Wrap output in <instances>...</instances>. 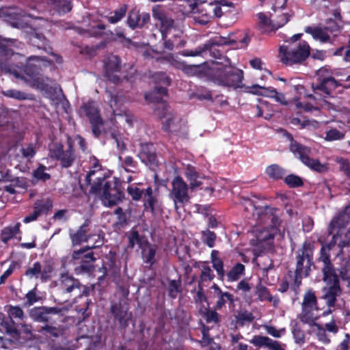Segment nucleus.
<instances>
[{
    "label": "nucleus",
    "instance_id": "obj_61",
    "mask_svg": "<svg viewBox=\"0 0 350 350\" xmlns=\"http://www.w3.org/2000/svg\"><path fill=\"white\" fill-rule=\"evenodd\" d=\"M208 49V44H204L203 46H199L194 51H184L182 53L183 56H198L200 55L203 52Z\"/></svg>",
    "mask_w": 350,
    "mask_h": 350
},
{
    "label": "nucleus",
    "instance_id": "obj_37",
    "mask_svg": "<svg viewBox=\"0 0 350 350\" xmlns=\"http://www.w3.org/2000/svg\"><path fill=\"white\" fill-rule=\"evenodd\" d=\"M45 310V306L34 308L31 310V317L36 321L46 322L49 320L50 317Z\"/></svg>",
    "mask_w": 350,
    "mask_h": 350
},
{
    "label": "nucleus",
    "instance_id": "obj_33",
    "mask_svg": "<svg viewBox=\"0 0 350 350\" xmlns=\"http://www.w3.org/2000/svg\"><path fill=\"white\" fill-rule=\"evenodd\" d=\"M301 308H319L317 297L312 290L307 291L304 294Z\"/></svg>",
    "mask_w": 350,
    "mask_h": 350
},
{
    "label": "nucleus",
    "instance_id": "obj_5",
    "mask_svg": "<svg viewBox=\"0 0 350 350\" xmlns=\"http://www.w3.org/2000/svg\"><path fill=\"white\" fill-rule=\"evenodd\" d=\"M212 79L218 85L233 88H241L243 71L231 65L216 64L211 68Z\"/></svg>",
    "mask_w": 350,
    "mask_h": 350
},
{
    "label": "nucleus",
    "instance_id": "obj_38",
    "mask_svg": "<svg viewBox=\"0 0 350 350\" xmlns=\"http://www.w3.org/2000/svg\"><path fill=\"white\" fill-rule=\"evenodd\" d=\"M345 130L343 128L330 129L325 133V139L328 142L340 140L345 137Z\"/></svg>",
    "mask_w": 350,
    "mask_h": 350
},
{
    "label": "nucleus",
    "instance_id": "obj_35",
    "mask_svg": "<svg viewBox=\"0 0 350 350\" xmlns=\"http://www.w3.org/2000/svg\"><path fill=\"white\" fill-rule=\"evenodd\" d=\"M61 285L66 293H71L75 289H79V284L72 277L63 275L61 278Z\"/></svg>",
    "mask_w": 350,
    "mask_h": 350
},
{
    "label": "nucleus",
    "instance_id": "obj_18",
    "mask_svg": "<svg viewBox=\"0 0 350 350\" xmlns=\"http://www.w3.org/2000/svg\"><path fill=\"white\" fill-rule=\"evenodd\" d=\"M152 12L153 18L160 23V31L163 38H166V33L172 27L174 21L166 16L164 10L161 5L153 7Z\"/></svg>",
    "mask_w": 350,
    "mask_h": 350
},
{
    "label": "nucleus",
    "instance_id": "obj_39",
    "mask_svg": "<svg viewBox=\"0 0 350 350\" xmlns=\"http://www.w3.org/2000/svg\"><path fill=\"white\" fill-rule=\"evenodd\" d=\"M245 267L241 263L237 264L228 273L227 278L229 282H234L238 280L240 277L243 275Z\"/></svg>",
    "mask_w": 350,
    "mask_h": 350
},
{
    "label": "nucleus",
    "instance_id": "obj_17",
    "mask_svg": "<svg viewBox=\"0 0 350 350\" xmlns=\"http://www.w3.org/2000/svg\"><path fill=\"white\" fill-rule=\"evenodd\" d=\"M256 17L258 19V27L262 33L274 31L282 27V24L286 21V18H284V19L281 22H273L272 15L264 12L258 13Z\"/></svg>",
    "mask_w": 350,
    "mask_h": 350
},
{
    "label": "nucleus",
    "instance_id": "obj_44",
    "mask_svg": "<svg viewBox=\"0 0 350 350\" xmlns=\"http://www.w3.org/2000/svg\"><path fill=\"white\" fill-rule=\"evenodd\" d=\"M217 297L218 298V300L215 304V310L221 309L227 301L231 304L234 301V296L228 292H225L218 295Z\"/></svg>",
    "mask_w": 350,
    "mask_h": 350
},
{
    "label": "nucleus",
    "instance_id": "obj_31",
    "mask_svg": "<svg viewBox=\"0 0 350 350\" xmlns=\"http://www.w3.org/2000/svg\"><path fill=\"white\" fill-rule=\"evenodd\" d=\"M111 312L114 314L115 317L118 319L120 323L124 326L127 323V321L131 319V314L128 312L127 308L121 307L120 306L113 305L111 307Z\"/></svg>",
    "mask_w": 350,
    "mask_h": 350
},
{
    "label": "nucleus",
    "instance_id": "obj_64",
    "mask_svg": "<svg viewBox=\"0 0 350 350\" xmlns=\"http://www.w3.org/2000/svg\"><path fill=\"white\" fill-rule=\"evenodd\" d=\"M336 161L340 164V170L350 178V163H348L343 158H337Z\"/></svg>",
    "mask_w": 350,
    "mask_h": 350
},
{
    "label": "nucleus",
    "instance_id": "obj_58",
    "mask_svg": "<svg viewBox=\"0 0 350 350\" xmlns=\"http://www.w3.org/2000/svg\"><path fill=\"white\" fill-rule=\"evenodd\" d=\"M284 182L291 187H299L303 184L301 179L293 174L287 176L284 179Z\"/></svg>",
    "mask_w": 350,
    "mask_h": 350
},
{
    "label": "nucleus",
    "instance_id": "obj_43",
    "mask_svg": "<svg viewBox=\"0 0 350 350\" xmlns=\"http://www.w3.org/2000/svg\"><path fill=\"white\" fill-rule=\"evenodd\" d=\"M144 205L146 208H150V210L154 211V205L156 202L155 198L152 195V189L151 187H148L144 192Z\"/></svg>",
    "mask_w": 350,
    "mask_h": 350
},
{
    "label": "nucleus",
    "instance_id": "obj_21",
    "mask_svg": "<svg viewBox=\"0 0 350 350\" xmlns=\"http://www.w3.org/2000/svg\"><path fill=\"white\" fill-rule=\"evenodd\" d=\"M250 342L258 348L265 347L269 350H285L284 345L267 336H254Z\"/></svg>",
    "mask_w": 350,
    "mask_h": 350
},
{
    "label": "nucleus",
    "instance_id": "obj_14",
    "mask_svg": "<svg viewBox=\"0 0 350 350\" xmlns=\"http://www.w3.org/2000/svg\"><path fill=\"white\" fill-rule=\"evenodd\" d=\"M87 247L74 251L71 254L70 262L75 265L80 262L81 265L76 268L79 272H90L92 269V262L95 260L93 253H86Z\"/></svg>",
    "mask_w": 350,
    "mask_h": 350
},
{
    "label": "nucleus",
    "instance_id": "obj_55",
    "mask_svg": "<svg viewBox=\"0 0 350 350\" xmlns=\"http://www.w3.org/2000/svg\"><path fill=\"white\" fill-rule=\"evenodd\" d=\"M214 275L210 267L204 264L201 268L200 280L202 282L211 281L213 279Z\"/></svg>",
    "mask_w": 350,
    "mask_h": 350
},
{
    "label": "nucleus",
    "instance_id": "obj_51",
    "mask_svg": "<svg viewBox=\"0 0 350 350\" xmlns=\"http://www.w3.org/2000/svg\"><path fill=\"white\" fill-rule=\"evenodd\" d=\"M264 329L268 334L277 338H281L286 334L285 328L277 329L271 325H265Z\"/></svg>",
    "mask_w": 350,
    "mask_h": 350
},
{
    "label": "nucleus",
    "instance_id": "obj_26",
    "mask_svg": "<svg viewBox=\"0 0 350 350\" xmlns=\"http://www.w3.org/2000/svg\"><path fill=\"white\" fill-rule=\"evenodd\" d=\"M138 157L142 162L146 165H156L158 163L157 157L152 145L145 144L142 146Z\"/></svg>",
    "mask_w": 350,
    "mask_h": 350
},
{
    "label": "nucleus",
    "instance_id": "obj_40",
    "mask_svg": "<svg viewBox=\"0 0 350 350\" xmlns=\"http://www.w3.org/2000/svg\"><path fill=\"white\" fill-rule=\"evenodd\" d=\"M255 294L258 296V299L260 301H268L270 302L273 301L274 304L275 303V301L273 300L268 289L262 285L256 286Z\"/></svg>",
    "mask_w": 350,
    "mask_h": 350
},
{
    "label": "nucleus",
    "instance_id": "obj_28",
    "mask_svg": "<svg viewBox=\"0 0 350 350\" xmlns=\"http://www.w3.org/2000/svg\"><path fill=\"white\" fill-rule=\"evenodd\" d=\"M319 308H301V313L298 315L300 321L309 326L312 327L317 324L316 321L319 319Z\"/></svg>",
    "mask_w": 350,
    "mask_h": 350
},
{
    "label": "nucleus",
    "instance_id": "obj_56",
    "mask_svg": "<svg viewBox=\"0 0 350 350\" xmlns=\"http://www.w3.org/2000/svg\"><path fill=\"white\" fill-rule=\"evenodd\" d=\"M126 12V5L122 6L118 10L114 12L113 15L109 16L108 18L109 22L111 23H118L121 18L124 17Z\"/></svg>",
    "mask_w": 350,
    "mask_h": 350
},
{
    "label": "nucleus",
    "instance_id": "obj_20",
    "mask_svg": "<svg viewBox=\"0 0 350 350\" xmlns=\"http://www.w3.org/2000/svg\"><path fill=\"white\" fill-rule=\"evenodd\" d=\"M334 247L329 242L327 245H322L321 250L320 260L323 262L324 267L323 268V276L326 275L327 278L334 280L335 271L332 266L329 260V252Z\"/></svg>",
    "mask_w": 350,
    "mask_h": 350
},
{
    "label": "nucleus",
    "instance_id": "obj_45",
    "mask_svg": "<svg viewBox=\"0 0 350 350\" xmlns=\"http://www.w3.org/2000/svg\"><path fill=\"white\" fill-rule=\"evenodd\" d=\"M189 188L191 190H195L196 189L200 187L201 186L206 184V185H211L212 180L206 178L204 177H195L194 178L189 180Z\"/></svg>",
    "mask_w": 350,
    "mask_h": 350
},
{
    "label": "nucleus",
    "instance_id": "obj_34",
    "mask_svg": "<svg viewBox=\"0 0 350 350\" xmlns=\"http://www.w3.org/2000/svg\"><path fill=\"white\" fill-rule=\"evenodd\" d=\"M167 94V90L165 88H156L151 92L145 95V98L149 102H160Z\"/></svg>",
    "mask_w": 350,
    "mask_h": 350
},
{
    "label": "nucleus",
    "instance_id": "obj_32",
    "mask_svg": "<svg viewBox=\"0 0 350 350\" xmlns=\"http://www.w3.org/2000/svg\"><path fill=\"white\" fill-rule=\"evenodd\" d=\"M291 325L292 326L291 332L295 342L299 346L303 345L306 342V334L304 332L296 321H292Z\"/></svg>",
    "mask_w": 350,
    "mask_h": 350
},
{
    "label": "nucleus",
    "instance_id": "obj_63",
    "mask_svg": "<svg viewBox=\"0 0 350 350\" xmlns=\"http://www.w3.org/2000/svg\"><path fill=\"white\" fill-rule=\"evenodd\" d=\"M203 241L207 244L209 247H213L216 236L214 232L209 230L204 231Z\"/></svg>",
    "mask_w": 350,
    "mask_h": 350
},
{
    "label": "nucleus",
    "instance_id": "obj_41",
    "mask_svg": "<svg viewBox=\"0 0 350 350\" xmlns=\"http://www.w3.org/2000/svg\"><path fill=\"white\" fill-rule=\"evenodd\" d=\"M53 4L54 8L60 14L67 13L72 9L70 1L68 0H53Z\"/></svg>",
    "mask_w": 350,
    "mask_h": 350
},
{
    "label": "nucleus",
    "instance_id": "obj_2",
    "mask_svg": "<svg viewBox=\"0 0 350 350\" xmlns=\"http://www.w3.org/2000/svg\"><path fill=\"white\" fill-rule=\"evenodd\" d=\"M90 170L85 176L87 184H92L90 193L98 198L106 206H113L120 200L121 193L113 183L105 180V173L98 160L90 158Z\"/></svg>",
    "mask_w": 350,
    "mask_h": 350
},
{
    "label": "nucleus",
    "instance_id": "obj_46",
    "mask_svg": "<svg viewBox=\"0 0 350 350\" xmlns=\"http://www.w3.org/2000/svg\"><path fill=\"white\" fill-rule=\"evenodd\" d=\"M126 190L129 195L131 197V198L135 201L139 200L142 198L144 192V191L141 190L139 188H138L135 184L129 185L127 187Z\"/></svg>",
    "mask_w": 350,
    "mask_h": 350
},
{
    "label": "nucleus",
    "instance_id": "obj_57",
    "mask_svg": "<svg viewBox=\"0 0 350 350\" xmlns=\"http://www.w3.org/2000/svg\"><path fill=\"white\" fill-rule=\"evenodd\" d=\"M3 94L7 97L18 100H25L27 98V94L16 90H8L3 92Z\"/></svg>",
    "mask_w": 350,
    "mask_h": 350
},
{
    "label": "nucleus",
    "instance_id": "obj_22",
    "mask_svg": "<svg viewBox=\"0 0 350 350\" xmlns=\"http://www.w3.org/2000/svg\"><path fill=\"white\" fill-rule=\"evenodd\" d=\"M305 31L310 34L314 40L321 43L332 42V31L328 27H307Z\"/></svg>",
    "mask_w": 350,
    "mask_h": 350
},
{
    "label": "nucleus",
    "instance_id": "obj_54",
    "mask_svg": "<svg viewBox=\"0 0 350 350\" xmlns=\"http://www.w3.org/2000/svg\"><path fill=\"white\" fill-rule=\"evenodd\" d=\"M20 152H21L23 158L29 161L34 157L36 150V147L33 144H28L25 147L21 148Z\"/></svg>",
    "mask_w": 350,
    "mask_h": 350
},
{
    "label": "nucleus",
    "instance_id": "obj_7",
    "mask_svg": "<svg viewBox=\"0 0 350 350\" xmlns=\"http://www.w3.org/2000/svg\"><path fill=\"white\" fill-rule=\"evenodd\" d=\"M286 137L291 142L289 148L295 156L298 157L304 164L318 172H323L327 170V167L325 164L321 163L318 160L310 158V149L304 146L297 142L294 141L291 134L287 133Z\"/></svg>",
    "mask_w": 350,
    "mask_h": 350
},
{
    "label": "nucleus",
    "instance_id": "obj_10",
    "mask_svg": "<svg viewBox=\"0 0 350 350\" xmlns=\"http://www.w3.org/2000/svg\"><path fill=\"white\" fill-rule=\"evenodd\" d=\"M50 156L51 158L59 161L62 167H70L76 158L72 148V140L70 138L68 139V148L66 150H64L63 146L60 144H55L50 149Z\"/></svg>",
    "mask_w": 350,
    "mask_h": 350
},
{
    "label": "nucleus",
    "instance_id": "obj_36",
    "mask_svg": "<svg viewBox=\"0 0 350 350\" xmlns=\"http://www.w3.org/2000/svg\"><path fill=\"white\" fill-rule=\"evenodd\" d=\"M266 174L273 180H278L285 174V170L276 164L269 165L265 170Z\"/></svg>",
    "mask_w": 350,
    "mask_h": 350
},
{
    "label": "nucleus",
    "instance_id": "obj_12",
    "mask_svg": "<svg viewBox=\"0 0 350 350\" xmlns=\"http://www.w3.org/2000/svg\"><path fill=\"white\" fill-rule=\"evenodd\" d=\"M334 280L327 278L323 276V280L327 283V286L323 288V295L322 299L326 302L329 308L335 306L337 297L341 294V289L339 286V280L336 274H334Z\"/></svg>",
    "mask_w": 350,
    "mask_h": 350
},
{
    "label": "nucleus",
    "instance_id": "obj_42",
    "mask_svg": "<svg viewBox=\"0 0 350 350\" xmlns=\"http://www.w3.org/2000/svg\"><path fill=\"white\" fill-rule=\"evenodd\" d=\"M217 252L213 250L211 252V262L213 263V267L217 271V274L221 277H224V265L223 262L216 256Z\"/></svg>",
    "mask_w": 350,
    "mask_h": 350
},
{
    "label": "nucleus",
    "instance_id": "obj_6",
    "mask_svg": "<svg viewBox=\"0 0 350 350\" xmlns=\"http://www.w3.org/2000/svg\"><path fill=\"white\" fill-rule=\"evenodd\" d=\"M310 50L306 41L289 42L280 47V57L282 63L293 65L306 60L310 55Z\"/></svg>",
    "mask_w": 350,
    "mask_h": 350
},
{
    "label": "nucleus",
    "instance_id": "obj_59",
    "mask_svg": "<svg viewBox=\"0 0 350 350\" xmlns=\"http://www.w3.org/2000/svg\"><path fill=\"white\" fill-rule=\"evenodd\" d=\"M208 323H217L219 321V316L217 312L214 310H207V312H202L201 314Z\"/></svg>",
    "mask_w": 350,
    "mask_h": 350
},
{
    "label": "nucleus",
    "instance_id": "obj_53",
    "mask_svg": "<svg viewBox=\"0 0 350 350\" xmlns=\"http://www.w3.org/2000/svg\"><path fill=\"white\" fill-rule=\"evenodd\" d=\"M280 9H276V10H273L275 12V15H272V19H273V22H281L284 18H286V21L282 24V27L290 20L292 14L290 12H282Z\"/></svg>",
    "mask_w": 350,
    "mask_h": 350
},
{
    "label": "nucleus",
    "instance_id": "obj_3",
    "mask_svg": "<svg viewBox=\"0 0 350 350\" xmlns=\"http://www.w3.org/2000/svg\"><path fill=\"white\" fill-rule=\"evenodd\" d=\"M319 83L312 85L313 94L308 95L310 101L309 103H301L297 98H294L293 103L298 109L306 111L319 110L326 105L325 98L330 95L338 84L331 76L330 70L327 68H321L317 72Z\"/></svg>",
    "mask_w": 350,
    "mask_h": 350
},
{
    "label": "nucleus",
    "instance_id": "obj_24",
    "mask_svg": "<svg viewBox=\"0 0 350 350\" xmlns=\"http://www.w3.org/2000/svg\"><path fill=\"white\" fill-rule=\"evenodd\" d=\"M350 222V205L347 206L345 210L334 217L329 224V233H334L336 229L340 227L346 228V225Z\"/></svg>",
    "mask_w": 350,
    "mask_h": 350
},
{
    "label": "nucleus",
    "instance_id": "obj_30",
    "mask_svg": "<svg viewBox=\"0 0 350 350\" xmlns=\"http://www.w3.org/2000/svg\"><path fill=\"white\" fill-rule=\"evenodd\" d=\"M194 301L196 304V308L200 314L202 312H207V310L209 308V303L200 286H199V288L194 296Z\"/></svg>",
    "mask_w": 350,
    "mask_h": 350
},
{
    "label": "nucleus",
    "instance_id": "obj_1",
    "mask_svg": "<svg viewBox=\"0 0 350 350\" xmlns=\"http://www.w3.org/2000/svg\"><path fill=\"white\" fill-rule=\"evenodd\" d=\"M52 59H46L38 56H31L28 58L25 69L16 66H2L1 70L5 72H10L16 78H20L29 86L40 90H47L48 87L55 84V81L49 79H43L38 75V69L41 66H46L54 62H61V58L53 53H51Z\"/></svg>",
    "mask_w": 350,
    "mask_h": 350
},
{
    "label": "nucleus",
    "instance_id": "obj_11",
    "mask_svg": "<svg viewBox=\"0 0 350 350\" xmlns=\"http://www.w3.org/2000/svg\"><path fill=\"white\" fill-rule=\"evenodd\" d=\"M313 247L310 243H304L298 250L297 254V263L295 273L297 276L304 275L307 276L311 265Z\"/></svg>",
    "mask_w": 350,
    "mask_h": 350
},
{
    "label": "nucleus",
    "instance_id": "obj_47",
    "mask_svg": "<svg viewBox=\"0 0 350 350\" xmlns=\"http://www.w3.org/2000/svg\"><path fill=\"white\" fill-rule=\"evenodd\" d=\"M235 319L237 324L243 325L246 323L252 322L254 318L252 313L244 311L239 312L236 315Z\"/></svg>",
    "mask_w": 350,
    "mask_h": 350
},
{
    "label": "nucleus",
    "instance_id": "obj_27",
    "mask_svg": "<svg viewBox=\"0 0 350 350\" xmlns=\"http://www.w3.org/2000/svg\"><path fill=\"white\" fill-rule=\"evenodd\" d=\"M150 21V15L148 13L139 14V12L132 10L128 17L129 25L135 29L136 27H142Z\"/></svg>",
    "mask_w": 350,
    "mask_h": 350
},
{
    "label": "nucleus",
    "instance_id": "obj_16",
    "mask_svg": "<svg viewBox=\"0 0 350 350\" xmlns=\"http://www.w3.org/2000/svg\"><path fill=\"white\" fill-rule=\"evenodd\" d=\"M81 113L88 117L92 126V132L95 136L100 133V126L103 120L100 116L97 105L94 101H89L81 107Z\"/></svg>",
    "mask_w": 350,
    "mask_h": 350
},
{
    "label": "nucleus",
    "instance_id": "obj_25",
    "mask_svg": "<svg viewBox=\"0 0 350 350\" xmlns=\"http://www.w3.org/2000/svg\"><path fill=\"white\" fill-rule=\"evenodd\" d=\"M350 222V205L347 206L345 210L334 217L329 224V233H334L336 229L340 227L346 228V225Z\"/></svg>",
    "mask_w": 350,
    "mask_h": 350
},
{
    "label": "nucleus",
    "instance_id": "obj_8",
    "mask_svg": "<svg viewBox=\"0 0 350 350\" xmlns=\"http://www.w3.org/2000/svg\"><path fill=\"white\" fill-rule=\"evenodd\" d=\"M129 245L131 247L138 245L142 250V257L144 262L152 265L155 262L157 246L149 243L146 239L139 236L137 231L133 230L129 237Z\"/></svg>",
    "mask_w": 350,
    "mask_h": 350
},
{
    "label": "nucleus",
    "instance_id": "obj_4",
    "mask_svg": "<svg viewBox=\"0 0 350 350\" xmlns=\"http://www.w3.org/2000/svg\"><path fill=\"white\" fill-rule=\"evenodd\" d=\"M273 208L259 209L258 211V222L260 224H265V226H258L254 232L256 237V241L260 247L264 250L271 248L272 240L274 236L280 231V221L274 213Z\"/></svg>",
    "mask_w": 350,
    "mask_h": 350
},
{
    "label": "nucleus",
    "instance_id": "obj_19",
    "mask_svg": "<svg viewBox=\"0 0 350 350\" xmlns=\"http://www.w3.org/2000/svg\"><path fill=\"white\" fill-rule=\"evenodd\" d=\"M332 239L331 240V245L334 247L337 245L340 249V252H342L344 247H349L350 245V228L340 227L339 225L338 229L335 230Z\"/></svg>",
    "mask_w": 350,
    "mask_h": 350
},
{
    "label": "nucleus",
    "instance_id": "obj_23",
    "mask_svg": "<svg viewBox=\"0 0 350 350\" xmlns=\"http://www.w3.org/2000/svg\"><path fill=\"white\" fill-rule=\"evenodd\" d=\"M105 73L110 80L116 82L118 80L114 73L120 70L121 65L119 57L115 55H108L104 60Z\"/></svg>",
    "mask_w": 350,
    "mask_h": 350
},
{
    "label": "nucleus",
    "instance_id": "obj_29",
    "mask_svg": "<svg viewBox=\"0 0 350 350\" xmlns=\"http://www.w3.org/2000/svg\"><path fill=\"white\" fill-rule=\"evenodd\" d=\"M85 227V224H83L77 230L70 232V238L73 246L80 245L91 239L87 235Z\"/></svg>",
    "mask_w": 350,
    "mask_h": 350
},
{
    "label": "nucleus",
    "instance_id": "obj_49",
    "mask_svg": "<svg viewBox=\"0 0 350 350\" xmlns=\"http://www.w3.org/2000/svg\"><path fill=\"white\" fill-rule=\"evenodd\" d=\"M242 204L246 210L251 211H255V213H254V215L256 216V220L258 219V211L259 209L263 210L266 208H270L269 206L256 207L253 201H252L250 199H247V198L243 199Z\"/></svg>",
    "mask_w": 350,
    "mask_h": 350
},
{
    "label": "nucleus",
    "instance_id": "obj_52",
    "mask_svg": "<svg viewBox=\"0 0 350 350\" xmlns=\"http://www.w3.org/2000/svg\"><path fill=\"white\" fill-rule=\"evenodd\" d=\"M314 327L317 328L316 336L318 340L325 345L329 344L330 339L326 334L325 330L319 324H315Z\"/></svg>",
    "mask_w": 350,
    "mask_h": 350
},
{
    "label": "nucleus",
    "instance_id": "obj_15",
    "mask_svg": "<svg viewBox=\"0 0 350 350\" xmlns=\"http://www.w3.org/2000/svg\"><path fill=\"white\" fill-rule=\"evenodd\" d=\"M245 92L246 93L254 95H260L274 99L276 102L283 105H288L284 94L278 92L275 88L271 87H264L255 84L252 86L246 87Z\"/></svg>",
    "mask_w": 350,
    "mask_h": 350
},
{
    "label": "nucleus",
    "instance_id": "obj_48",
    "mask_svg": "<svg viewBox=\"0 0 350 350\" xmlns=\"http://www.w3.org/2000/svg\"><path fill=\"white\" fill-rule=\"evenodd\" d=\"M46 170L47 168L46 166L40 165L39 167L33 171V175L34 178L38 180H42L43 181L49 180L51 176L46 172Z\"/></svg>",
    "mask_w": 350,
    "mask_h": 350
},
{
    "label": "nucleus",
    "instance_id": "obj_60",
    "mask_svg": "<svg viewBox=\"0 0 350 350\" xmlns=\"http://www.w3.org/2000/svg\"><path fill=\"white\" fill-rule=\"evenodd\" d=\"M262 4L265 3H269L271 5V8L273 10H276V9L284 8L285 5L288 0H259Z\"/></svg>",
    "mask_w": 350,
    "mask_h": 350
},
{
    "label": "nucleus",
    "instance_id": "obj_13",
    "mask_svg": "<svg viewBox=\"0 0 350 350\" xmlns=\"http://www.w3.org/2000/svg\"><path fill=\"white\" fill-rule=\"evenodd\" d=\"M164 131L175 134L185 135L187 132L186 122L178 116L171 113H166L162 118Z\"/></svg>",
    "mask_w": 350,
    "mask_h": 350
},
{
    "label": "nucleus",
    "instance_id": "obj_62",
    "mask_svg": "<svg viewBox=\"0 0 350 350\" xmlns=\"http://www.w3.org/2000/svg\"><path fill=\"white\" fill-rule=\"evenodd\" d=\"M19 224H18L14 228H5L3 231L2 240L4 242H7L10 239L13 237L18 230Z\"/></svg>",
    "mask_w": 350,
    "mask_h": 350
},
{
    "label": "nucleus",
    "instance_id": "obj_9",
    "mask_svg": "<svg viewBox=\"0 0 350 350\" xmlns=\"http://www.w3.org/2000/svg\"><path fill=\"white\" fill-rule=\"evenodd\" d=\"M188 190V185L180 176L172 180L170 198L173 200L176 211L189 202Z\"/></svg>",
    "mask_w": 350,
    "mask_h": 350
},
{
    "label": "nucleus",
    "instance_id": "obj_50",
    "mask_svg": "<svg viewBox=\"0 0 350 350\" xmlns=\"http://www.w3.org/2000/svg\"><path fill=\"white\" fill-rule=\"evenodd\" d=\"M42 272V265L36 262L33 263V265L29 267L27 271H25V275L29 277V278H32L33 277L38 278V275Z\"/></svg>",
    "mask_w": 350,
    "mask_h": 350
}]
</instances>
